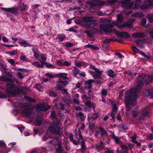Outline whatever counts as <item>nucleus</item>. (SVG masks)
Masks as SVG:
<instances>
[{"label":"nucleus","mask_w":153,"mask_h":153,"mask_svg":"<svg viewBox=\"0 0 153 153\" xmlns=\"http://www.w3.org/2000/svg\"><path fill=\"white\" fill-rule=\"evenodd\" d=\"M84 63L82 62H75V65L77 67H80L82 65H83Z\"/></svg>","instance_id":"62"},{"label":"nucleus","mask_w":153,"mask_h":153,"mask_svg":"<svg viewBox=\"0 0 153 153\" xmlns=\"http://www.w3.org/2000/svg\"><path fill=\"white\" fill-rule=\"evenodd\" d=\"M43 117V115L42 113H39L38 114L36 120V124L37 125L40 126L41 125Z\"/></svg>","instance_id":"14"},{"label":"nucleus","mask_w":153,"mask_h":153,"mask_svg":"<svg viewBox=\"0 0 153 153\" xmlns=\"http://www.w3.org/2000/svg\"><path fill=\"white\" fill-rule=\"evenodd\" d=\"M61 123L58 120L53 122L49 128V131L52 133H56L61 136L62 134L60 132Z\"/></svg>","instance_id":"2"},{"label":"nucleus","mask_w":153,"mask_h":153,"mask_svg":"<svg viewBox=\"0 0 153 153\" xmlns=\"http://www.w3.org/2000/svg\"><path fill=\"white\" fill-rule=\"evenodd\" d=\"M114 25L113 23L111 24H100L99 27L103 32L110 33L114 31L113 28Z\"/></svg>","instance_id":"3"},{"label":"nucleus","mask_w":153,"mask_h":153,"mask_svg":"<svg viewBox=\"0 0 153 153\" xmlns=\"http://www.w3.org/2000/svg\"><path fill=\"white\" fill-rule=\"evenodd\" d=\"M0 82H13V81L10 79L9 78L7 77L4 76H3L0 77Z\"/></svg>","instance_id":"22"},{"label":"nucleus","mask_w":153,"mask_h":153,"mask_svg":"<svg viewBox=\"0 0 153 153\" xmlns=\"http://www.w3.org/2000/svg\"><path fill=\"white\" fill-rule=\"evenodd\" d=\"M45 76L51 78H54V76L53 74L51 73H47L45 74Z\"/></svg>","instance_id":"51"},{"label":"nucleus","mask_w":153,"mask_h":153,"mask_svg":"<svg viewBox=\"0 0 153 153\" xmlns=\"http://www.w3.org/2000/svg\"><path fill=\"white\" fill-rule=\"evenodd\" d=\"M89 68L91 69H93L95 72H100V70L98 68H95L92 65H90Z\"/></svg>","instance_id":"48"},{"label":"nucleus","mask_w":153,"mask_h":153,"mask_svg":"<svg viewBox=\"0 0 153 153\" xmlns=\"http://www.w3.org/2000/svg\"><path fill=\"white\" fill-rule=\"evenodd\" d=\"M22 4L23 6H21L20 7V9L21 11H24L25 10L27 6L26 5H25L24 3H22Z\"/></svg>","instance_id":"53"},{"label":"nucleus","mask_w":153,"mask_h":153,"mask_svg":"<svg viewBox=\"0 0 153 153\" xmlns=\"http://www.w3.org/2000/svg\"><path fill=\"white\" fill-rule=\"evenodd\" d=\"M7 61L10 63L11 65H15L14 60L13 59H7Z\"/></svg>","instance_id":"54"},{"label":"nucleus","mask_w":153,"mask_h":153,"mask_svg":"<svg viewBox=\"0 0 153 153\" xmlns=\"http://www.w3.org/2000/svg\"><path fill=\"white\" fill-rule=\"evenodd\" d=\"M92 32L93 33H100L102 31L99 29L96 28H93L92 29Z\"/></svg>","instance_id":"55"},{"label":"nucleus","mask_w":153,"mask_h":153,"mask_svg":"<svg viewBox=\"0 0 153 153\" xmlns=\"http://www.w3.org/2000/svg\"><path fill=\"white\" fill-rule=\"evenodd\" d=\"M117 21H114L113 23L114 25L116 26L119 24L120 23H122L123 22V17L121 14H119L117 15Z\"/></svg>","instance_id":"10"},{"label":"nucleus","mask_w":153,"mask_h":153,"mask_svg":"<svg viewBox=\"0 0 153 153\" xmlns=\"http://www.w3.org/2000/svg\"><path fill=\"white\" fill-rule=\"evenodd\" d=\"M82 99L84 102H85L87 101L88 97L85 94H83L82 97Z\"/></svg>","instance_id":"63"},{"label":"nucleus","mask_w":153,"mask_h":153,"mask_svg":"<svg viewBox=\"0 0 153 153\" xmlns=\"http://www.w3.org/2000/svg\"><path fill=\"white\" fill-rule=\"evenodd\" d=\"M100 131L101 133V135L102 136H105L106 135V131L101 127L100 128Z\"/></svg>","instance_id":"45"},{"label":"nucleus","mask_w":153,"mask_h":153,"mask_svg":"<svg viewBox=\"0 0 153 153\" xmlns=\"http://www.w3.org/2000/svg\"><path fill=\"white\" fill-rule=\"evenodd\" d=\"M57 86L55 88L56 89V90H59L62 87V85L60 82V81H59L57 82Z\"/></svg>","instance_id":"42"},{"label":"nucleus","mask_w":153,"mask_h":153,"mask_svg":"<svg viewBox=\"0 0 153 153\" xmlns=\"http://www.w3.org/2000/svg\"><path fill=\"white\" fill-rule=\"evenodd\" d=\"M140 23L142 25H144L146 23V19L145 18H143L140 21Z\"/></svg>","instance_id":"58"},{"label":"nucleus","mask_w":153,"mask_h":153,"mask_svg":"<svg viewBox=\"0 0 153 153\" xmlns=\"http://www.w3.org/2000/svg\"><path fill=\"white\" fill-rule=\"evenodd\" d=\"M142 3V0H136L135 2L134 9H138L140 8V5Z\"/></svg>","instance_id":"24"},{"label":"nucleus","mask_w":153,"mask_h":153,"mask_svg":"<svg viewBox=\"0 0 153 153\" xmlns=\"http://www.w3.org/2000/svg\"><path fill=\"white\" fill-rule=\"evenodd\" d=\"M111 107L112 108V111L111 113V115L114 118L115 115V113L117 112V107L115 104H112Z\"/></svg>","instance_id":"17"},{"label":"nucleus","mask_w":153,"mask_h":153,"mask_svg":"<svg viewBox=\"0 0 153 153\" xmlns=\"http://www.w3.org/2000/svg\"><path fill=\"white\" fill-rule=\"evenodd\" d=\"M122 149L123 150H119L117 149V153H128V148L126 146L123 145L121 146Z\"/></svg>","instance_id":"15"},{"label":"nucleus","mask_w":153,"mask_h":153,"mask_svg":"<svg viewBox=\"0 0 153 153\" xmlns=\"http://www.w3.org/2000/svg\"><path fill=\"white\" fill-rule=\"evenodd\" d=\"M76 116L77 117H79L82 120H83L84 118V117L83 114L82 112H79L76 114Z\"/></svg>","instance_id":"36"},{"label":"nucleus","mask_w":153,"mask_h":153,"mask_svg":"<svg viewBox=\"0 0 153 153\" xmlns=\"http://www.w3.org/2000/svg\"><path fill=\"white\" fill-rule=\"evenodd\" d=\"M140 53H141V54L145 58L148 59H150L151 58V57L150 56L146 55L144 52H140Z\"/></svg>","instance_id":"60"},{"label":"nucleus","mask_w":153,"mask_h":153,"mask_svg":"<svg viewBox=\"0 0 153 153\" xmlns=\"http://www.w3.org/2000/svg\"><path fill=\"white\" fill-rule=\"evenodd\" d=\"M145 39H138L135 41V42L138 46L141 47L142 45L146 42Z\"/></svg>","instance_id":"20"},{"label":"nucleus","mask_w":153,"mask_h":153,"mask_svg":"<svg viewBox=\"0 0 153 153\" xmlns=\"http://www.w3.org/2000/svg\"><path fill=\"white\" fill-rule=\"evenodd\" d=\"M55 106L59 108H60L62 109H64V105L62 103H60L59 104L56 103L55 104Z\"/></svg>","instance_id":"39"},{"label":"nucleus","mask_w":153,"mask_h":153,"mask_svg":"<svg viewBox=\"0 0 153 153\" xmlns=\"http://www.w3.org/2000/svg\"><path fill=\"white\" fill-rule=\"evenodd\" d=\"M94 22L92 21L88 23H86L85 25V26L88 28H91L92 27H94L97 26V23H96L95 22Z\"/></svg>","instance_id":"19"},{"label":"nucleus","mask_w":153,"mask_h":153,"mask_svg":"<svg viewBox=\"0 0 153 153\" xmlns=\"http://www.w3.org/2000/svg\"><path fill=\"white\" fill-rule=\"evenodd\" d=\"M19 43L25 47L31 46L27 42L25 41L24 40H20Z\"/></svg>","instance_id":"28"},{"label":"nucleus","mask_w":153,"mask_h":153,"mask_svg":"<svg viewBox=\"0 0 153 153\" xmlns=\"http://www.w3.org/2000/svg\"><path fill=\"white\" fill-rule=\"evenodd\" d=\"M145 34L143 33L137 32L134 33L132 34V36L135 38L141 37L143 38L145 36Z\"/></svg>","instance_id":"21"},{"label":"nucleus","mask_w":153,"mask_h":153,"mask_svg":"<svg viewBox=\"0 0 153 153\" xmlns=\"http://www.w3.org/2000/svg\"><path fill=\"white\" fill-rule=\"evenodd\" d=\"M79 70L77 68H76L75 70L73 71V75L75 76L76 75L78 74L79 73Z\"/></svg>","instance_id":"50"},{"label":"nucleus","mask_w":153,"mask_h":153,"mask_svg":"<svg viewBox=\"0 0 153 153\" xmlns=\"http://www.w3.org/2000/svg\"><path fill=\"white\" fill-rule=\"evenodd\" d=\"M44 65H46V66L49 68H56L55 66H53L51 64L48 63L47 62H44Z\"/></svg>","instance_id":"44"},{"label":"nucleus","mask_w":153,"mask_h":153,"mask_svg":"<svg viewBox=\"0 0 153 153\" xmlns=\"http://www.w3.org/2000/svg\"><path fill=\"white\" fill-rule=\"evenodd\" d=\"M25 99L26 100L30 102H35L36 101L32 98L27 96H25Z\"/></svg>","instance_id":"47"},{"label":"nucleus","mask_w":153,"mask_h":153,"mask_svg":"<svg viewBox=\"0 0 153 153\" xmlns=\"http://www.w3.org/2000/svg\"><path fill=\"white\" fill-rule=\"evenodd\" d=\"M6 144L2 141H0V153H8V152L5 151Z\"/></svg>","instance_id":"13"},{"label":"nucleus","mask_w":153,"mask_h":153,"mask_svg":"<svg viewBox=\"0 0 153 153\" xmlns=\"http://www.w3.org/2000/svg\"><path fill=\"white\" fill-rule=\"evenodd\" d=\"M138 84L137 88L130 89L127 91L125 95L126 109L130 110V108L129 105L134 106L136 103V100L137 97V93L139 91L142 86L144 85H146L148 83L153 80V76L141 74L138 77Z\"/></svg>","instance_id":"1"},{"label":"nucleus","mask_w":153,"mask_h":153,"mask_svg":"<svg viewBox=\"0 0 153 153\" xmlns=\"http://www.w3.org/2000/svg\"><path fill=\"white\" fill-rule=\"evenodd\" d=\"M147 1H144L140 7L141 10H145L148 9L149 7V4H147Z\"/></svg>","instance_id":"27"},{"label":"nucleus","mask_w":153,"mask_h":153,"mask_svg":"<svg viewBox=\"0 0 153 153\" xmlns=\"http://www.w3.org/2000/svg\"><path fill=\"white\" fill-rule=\"evenodd\" d=\"M148 114V111L147 109H145L143 110L142 112V115L144 116H146Z\"/></svg>","instance_id":"59"},{"label":"nucleus","mask_w":153,"mask_h":153,"mask_svg":"<svg viewBox=\"0 0 153 153\" xmlns=\"http://www.w3.org/2000/svg\"><path fill=\"white\" fill-rule=\"evenodd\" d=\"M50 106L48 105L44 104H39L37 106V109L38 110L40 111H46L50 108Z\"/></svg>","instance_id":"11"},{"label":"nucleus","mask_w":153,"mask_h":153,"mask_svg":"<svg viewBox=\"0 0 153 153\" xmlns=\"http://www.w3.org/2000/svg\"><path fill=\"white\" fill-rule=\"evenodd\" d=\"M62 99L63 100L66 104L68 106H69L70 105V103L69 102L68 100L65 97H63L62 98Z\"/></svg>","instance_id":"43"},{"label":"nucleus","mask_w":153,"mask_h":153,"mask_svg":"<svg viewBox=\"0 0 153 153\" xmlns=\"http://www.w3.org/2000/svg\"><path fill=\"white\" fill-rule=\"evenodd\" d=\"M131 0H124L122 1H120L119 3H120L125 7L128 9H130L132 8L134 5L133 2H130Z\"/></svg>","instance_id":"6"},{"label":"nucleus","mask_w":153,"mask_h":153,"mask_svg":"<svg viewBox=\"0 0 153 153\" xmlns=\"http://www.w3.org/2000/svg\"><path fill=\"white\" fill-rule=\"evenodd\" d=\"M108 76L111 77H114L115 76L116 74L112 70H110L107 71Z\"/></svg>","instance_id":"31"},{"label":"nucleus","mask_w":153,"mask_h":153,"mask_svg":"<svg viewBox=\"0 0 153 153\" xmlns=\"http://www.w3.org/2000/svg\"><path fill=\"white\" fill-rule=\"evenodd\" d=\"M116 39H106L104 41V43L106 44L110 42H115Z\"/></svg>","instance_id":"49"},{"label":"nucleus","mask_w":153,"mask_h":153,"mask_svg":"<svg viewBox=\"0 0 153 153\" xmlns=\"http://www.w3.org/2000/svg\"><path fill=\"white\" fill-rule=\"evenodd\" d=\"M132 49H133V51L135 53L139 52L140 54H141L140 52H142L139 50L135 46H133L131 47Z\"/></svg>","instance_id":"41"},{"label":"nucleus","mask_w":153,"mask_h":153,"mask_svg":"<svg viewBox=\"0 0 153 153\" xmlns=\"http://www.w3.org/2000/svg\"><path fill=\"white\" fill-rule=\"evenodd\" d=\"M147 18L149 20L150 23L153 22V14L152 15L149 14H147L146 16Z\"/></svg>","instance_id":"33"},{"label":"nucleus","mask_w":153,"mask_h":153,"mask_svg":"<svg viewBox=\"0 0 153 153\" xmlns=\"http://www.w3.org/2000/svg\"><path fill=\"white\" fill-rule=\"evenodd\" d=\"M137 138V135H134L131 137V138L132 139V142L134 143H137V141L136 140Z\"/></svg>","instance_id":"52"},{"label":"nucleus","mask_w":153,"mask_h":153,"mask_svg":"<svg viewBox=\"0 0 153 153\" xmlns=\"http://www.w3.org/2000/svg\"><path fill=\"white\" fill-rule=\"evenodd\" d=\"M74 22L77 25H82V21L79 19H76L74 20Z\"/></svg>","instance_id":"64"},{"label":"nucleus","mask_w":153,"mask_h":153,"mask_svg":"<svg viewBox=\"0 0 153 153\" xmlns=\"http://www.w3.org/2000/svg\"><path fill=\"white\" fill-rule=\"evenodd\" d=\"M92 18L91 17L85 16L83 17L82 20L83 21L86 22V23L90 22L92 21H94V22L97 21L96 20H92Z\"/></svg>","instance_id":"23"},{"label":"nucleus","mask_w":153,"mask_h":153,"mask_svg":"<svg viewBox=\"0 0 153 153\" xmlns=\"http://www.w3.org/2000/svg\"><path fill=\"white\" fill-rule=\"evenodd\" d=\"M39 58L43 61L46 60L47 59L46 56L45 55L42 54H40V55L39 56Z\"/></svg>","instance_id":"56"},{"label":"nucleus","mask_w":153,"mask_h":153,"mask_svg":"<svg viewBox=\"0 0 153 153\" xmlns=\"http://www.w3.org/2000/svg\"><path fill=\"white\" fill-rule=\"evenodd\" d=\"M58 148H56V150L57 153H62V149L61 147V144L59 143L57 144Z\"/></svg>","instance_id":"32"},{"label":"nucleus","mask_w":153,"mask_h":153,"mask_svg":"<svg viewBox=\"0 0 153 153\" xmlns=\"http://www.w3.org/2000/svg\"><path fill=\"white\" fill-rule=\"evenodd\" d=\"M20 59L24 62H26L27 61L26 56L24 55L22 53L20 56Z\"/></svg>","instance_id":"40"},{"label":"nucleus","mask_w":153,"mask_h":153,"mask_svg":"<svg viewBox=\"0 0 153 153\" xmlns=\"http://www.w3.org/2000/svg\"><path fill=\"white\" fill-rule=\"evenodd\" d=\"M116 34L118 37L122 38H129L130 37L129 34L126 32H118L116 33Z\"/></svg>","instance_id":"9"},{"label":"nucleus","mask_w":153,"mask_h":153,"mask_svg":"<svg viewBox=\"0 0 153 153\" xmlns=\"http://www.w3.org/2000/svg\"><path fill=\"white\" fill-rule=\"evenodd\" d=\"M144 15L143 13L138 12L132 14L131 16L134 17L140 18L143 16Z\"/></svg>","instance_id":"25"},{"label":"nucleus","mask_w":153,"mask_h":153,"mask_svg":"<svg viewBox=\"0 0 153 153\" xmlns=\"http://www.w3.org/2000/svg\"><path fill=\"white\" fill-rule=\"evenodd\" d=\"M1 9L4 11L13 14L16 16H17L19 14L18 12L19 8L17 7H13L8 8L1 7Z\"/></svg>","instance_id":"7"},{"label":"nucleus","mask_w":153,"mask_h":153,"mask_svg":"<svg viewBox=\"0 0 153 153\" xmlns=\"http://www.w3.org/2000/svg\"><path fill=\"white\" fill-rule=\"evenodd\" d=\"M118 0H108L106 1V2L108 4V5H114L117 3H119Z\"/></svg>","instance_id":"30"},{"label":"nucleus","mask_w":153,"mask_h":153,"mask_svg":"<svg viewBox=\"0 0 153 153\" xmlns=\"http://www.w3.org/2000/svg\"><path fill=\"white\" fill-rule=\"evenodd\" d=\"M34 56L37 59L39 60V56L40 54L38 52L34 53Z\"/></svg>","instance_id":"57"},{"label":"nucleus","mask_w":153,"mask_h":153,"mask_svg":"<svg viewBox=\"0 0 153 153\" xmlns=\"http://www.w3.org/2000/svg\"><path fill=\"white\" fill-rule=\"evenodd\" d=\"M22 113L23 114L25 115L27 117L29 118H33L35 115V113L32 110L29 108L28 106L24 107V109Z\"/></svg>","instance_id":"5"},{"label":"nucleus","mask_w":153,"mask_h":153,"mask_svg":"<svg viewBox=\"0 0 153 153\" xmlns=\"http://www.w3.org/2000/svg\"><path fill=\"white\" fill-rule=\"evenodd\" d=\"M67 74L63 73H60L58 74V76L59 77L63 78L64 79H67V78L65 76L67 75Z\"/></svg>","instance_id":"38"},{"label":"nucleus","mask_w":153,"mask_h":153,"mask_svg":"<svg viewBox=\"0 0 153 153\" xmlns=\"http://www.w3.org/2000/svg\"><path fill=\"white\" fill-rule=\"evenodd\" d=\"M94 82L95 83H98L100 82V81H95L93 79H89L88 81L85 82V84L87 86L88 88H90L92 86V82Z\"/></svg>","instance_id":"16"},{"label":"nucleus","mask_w":153,"mask_h":153,"mask_svg":"<svg viewBox=\"0 0 153 153\" xmlns=\"http://www.w3.org/2000/svg\"><path fill=\"white\" fill-rule=\"evenodd\" d=\"M40 64L39 62H32V64L35 66H36L38 68H42L44 66V62L42 61H40Z\"/></svg>","instance_id":"18"},{"label":"nucleus","mask_w":153,"mask_h":153,"mask_svg":"<svg viewBox=\"0 0 153 153\" xmlns=\"http://www.w3.org/2000/svg\"><path fill=\"white\" fill-rule=\"evenodd\" d=\"M111 137L115 140L117 144H119L120 143V139L119 137L116 136L114 134L111 135Z\"/></svg>","instance_id":"26"},{"label":"nucleus","mask_w":153,"mask_h":153,"mask_svg":"<svg viewBox=\"0 0 153 153\" xmlns=\"http://www.w3.org/2000/svg\"><path fill=\"white\" fill-rule=\"evenodd\" d=\"M6 91L9 95H14L18 93L19 91V89L15 87L13 84H8L6 87Z\"/></svg>","instance_id":"4"},{"label":"nucleus","mask_w":153,"mask_h":153,"mask_svg":"<svg viewBox=\"0 0 153 153\" xmlns=\"http://www.w3.org/2000/svg\"><path fill=\"white\" fill-rule=\"evenodd\" d=\"M97 6H98L97 3L93 1L91 2L90 7L91 8L94 9Z\"/></svg>","instance_id":"29"},{"label":"nucleus","mask_w":153,"mask_h":153,"mask_svg":"<svg viewBox=\"0 0 153 153\" xmlns=\"http://www.w3.org/2000/svg\"><path fill=\"white\" fill-rule=\"evenodd\" d=\"M78 136L79 137H78V141H76L74 140L73 139V135L72 134H70L69 135V138L70 139V140L73 143L76 145H77L79 143V142H80V140L82 139V134H81V133L80 132H79V134L78 135Z\"/></svg>","instance_id":"8"},{"label":"nucleus","mask_w":153,"mask_h":153,"mask_svg":"<svg viewBox=\"0 0 153 153\" xmlns=\"http://www.w3.org/2000/svg\"><path fill=\"white\" fill-rule=\"evenodd\" d=\"M128 41V39H116L115 42L117 41L120 43L125 44Z\"/></svg>","instance_id":"34"},{"label":"nucleus","mask_w":153,"mask_h":153,"mask_svg":"<svg viewBox=\"0 0 153 153\" xmlns=\"http://www.w3.org/2000/svg\"><path fill=\"white\" fill-rule=\"evenodd\" d=\"M51 138L50 134L48 133H46L45 135L42 137V139L44 140H46L49 138Z\"/></svg>","instance_id":"35"},{"label":"nucleus","mask_w":153,"mask_h":153,"mask_svg":"<svg viewBox=\"0 0 153 153\" xmlns=\"http://www.w3.org/2000/svg\"><path fill=\"white\" fill-rule=\"evenodd\" d=\"M33 131L34 132V134H40L42 133V132L41 131V130L38 129L36 128H34L33 129Z\"/></svg>","instance_id":"37"},{"label":"nucleus","mask_w":153,"mask_h":153,"mask_svg":"<svg viewBox=\"0 0 153 153\" xmlns=\"http://www.w3.org/2000/svg\"><path fill=\"white\" fill-rule=\"evenodd\" d=\"M101 94L102 98H104L107 95V92L106 90L103 89L101 91Z\"/></svg>","instance_id":"46"},{"label":"nucleus","mask_w":153,"mask_h":153,"mask_svg":"<svg viewBox=\"0 0 153 153\" xmlns=\"http://www.w3.org/2000/svg\"><path fill=\"white\" fill-rule=\"evenodd\" d=\"M81 146L82 149V150H85L86 149V147L85 146V142L83 140H82L81 142Z\"/></svg>","instance_id":"61"},{"label":"nucleus","mask_w":153,"mask_h":153,"mask_svg":"<svg viewBox=\"0 0 153 153\" xmlns=\"http://www.w3.org/2000/svg\"><path fill=\"white\" fill-rule=\"evenodd\" d=\"M89 72L93 75V77L94 78H99L101 77L102 71H100V72H95L91 71H89Z\"/></svg>","instance_id":"12"}]
</instances>
